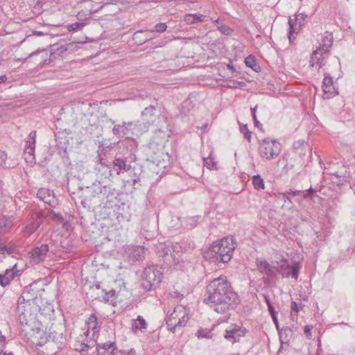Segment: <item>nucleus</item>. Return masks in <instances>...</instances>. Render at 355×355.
Wrapping results in <instances>:
<instances>
[{
	"label": "nucleus",
	"instance_id": "nucleus-20",
	"mask_svg": "<svg viewBox=\"0 0 355 355\" xmlns=\"http://www.w3.org/2000/svg\"><path fill=\"white\" fill-rule=\"evenodd\" d=\"M172 247L170 243H159L155 246L156 252L159 257H167L171 256L173 257L175 255L171 251Z\"/></svg>",
	"mask_w": 355,
	"mask_h": 355
},
{
	"label": "nucleus",
	"instance_id": "nucleus-26",
	"mask_svg": "<svg viewBox=\"0 0 355 355\" xmlns=\"http://www.w3.org/2000/svg\"><path fill=\"white\" fill-rule=\"evenodd\" d=\"M314 192H315V190L312 187H310L309 189L304 191L295 190L294 191H292V196H297V201L300 202L304 199L312 198Z\"/></svg>",
	"mask_w": 355,
	"mask_h": 355
},
{
	"label": "nucleus",
	"instance_id": "nucleus-60",
	"mask_svg": "<svg viewBox=\"0 0 355 355\" xmlns=\"http://www.w3.org/2000/svg\"><path fill=\"white\" fill-rule=\"evenodd\" d=\"M128 351L126 350H120L117 352L116 355H128Z\"/></svg>",
	"mask_w": 355,
	"mask_h": 355
},
{
	"label": "nucleus",
	"instance_id": "nucleus-55",
	"mask_svg": "<svg viewBox=\"0 0 355 355\" xmlns=\"http://www.w3.org/2000/svg\"><path fill=\"white\" fill-rule=\"evenodd\" d=\"M257 108V105H256L254 107H251V113H252V116L253 119H255V117H257V115H256Z\"/></svg>",
	"mask_w": 355,
	"mask_h": 355
},
{
	"label": "nucleus",
	"instance_id": "nucleus-36",
	"mask_svg": "<svg viewBox=\"0 0 355 355\" xmlns=\"http://www.w3.org/2000/svg\"><path fill=\"white\" fill-rule=\"evenodd\" d=\"M35 139H36V131H31L26 141L25 147H32V146H35Z\"/></svg>",
	"mask_w": 355,
	"mask_h": 355
},
{
	"label": "nucleus",
	"instance_id": "nucleus-38",
	"mask_svg": "<svg viewBox=\"0 0 355 355\" xmlns=\"http://www.w3.org/2000/svg\"><path fill=\"white\" fill-rule=\"evenodd\" d=\"M197 336L198 338H210L211 337V332L210 330L207 329H200L197 332Z\"/></svg>",
	"mask_w": 355,
	"mask_h": 355
},
{
	"label": "nucleus",
	"instance_id": "nucleus-40",
	"mask_svg": "<svg viewBox=\"0 0 355 355\" xmlns=\"http://www.w3.org/2000/svg\"><path fill=\"white\" fill-rule=\"evenodd\" d=\"M293 190H290L289 191H286V193H278V198L284 201L285 202H287V200L289 202H291V200L290 199V196L292 195Z\"/></svg>",
	"mask_w": 355,
	"mask_h": 355
},
{
	"label": "nucleus",
	"instance_id": "nucleus-63",
	"mask_svg": "<svg viewBox=\"0 0 355 355\" xmlns=\"http://www.w3.org/2000/svg\"><path fill=\"white\" fill-rule=\"evenodd\" d=\"M53 216H54L55 218H57L58 219H59V220H63L62 216L60 214H53Z\"/></svg>",
	"mask_w": 355,
	"mask_h": 355
},
{
	"label": "nucleus",
	"instance_id": "nucleus-45",
	"mask_svg": "<svg viewBox=\"0 0 355 355\" xmlns=\"http://www.w3.org/2000/svg\"><path fill=\"white\" fill-rule=\"evenodd\" d=\"M167 28V25L165 23H159L155 26V31L157 33H163Z\"/></svg>",
	"mask_w": 355,
	"mask_h": 355
},
{
	"label": "nucleus",
	"instance_id": "nucleus-21",
	"mask_svg": "<svg viewBox=\"0 0 355 355\" xmlns=\"http://www.w3.org/2000/svg\"><path fill=\"white\" fill-rule=\"evenodd\" d=\"M16 266L12 268L7 269L4 274H0V284L2 286H6L10 284V282L15 278V277L19 275L18 272H15L14 270Z\"/></svg>",
	"mask_w": 355,
	"mask_h": 355
},
{
	"label": "nucleus",
	"instance_id": "nucleus-27",
	"mask_svg": "<svg viewBox=\"0 0 355 355\" xmlns=\"http://www.w3.org/2000/svg\"><path fill=\"white\" fill-rule=\"evenodd\" d=\"M147 326L148 324L145 319L142 316L139 315L136 320H133L132 329L134 332H136L138 330L142 331L147 329Z\"/></svg>",
	"mask_w": 355,
	"mask_h": 355
},
{
	"label": "nucleus",
	"instance_id": "nucleus-8",
	"mask_svg": "<svg viewBox=\"0 0 355 355\" xmlns=\"http://www.w3.org/2000/svg\"><path fill=\"white\" fill-rule=\"evenodd\" d=\"M245 334V328L236 324H232L225 330L224 336L227 340L232 343H234L239 342L240 338L243 337Z\"/></svg>",
	"mask_w": 355,
	"mask_h": 355
},
{
	"label": "nucleus",
	"instance_id": "nucleus-62",
	"mask_svg": "<svg viewBox=\"0 0 355 355\" xmlns=\"http://www.w3.org/2000/svg\"><path fill=\"white\" fill-rule=\"evenodd\" d=\"M6 80H7L6 76L3 75V76H0V83L5 82Z\"/></svg>",
	"mask_w": 355,
	"mask_h": 355
},
{
	"label": "nucleus",
	"instance_id": "nucleus-53",
	"mask_svg": "<svg viewBox=\"0 0 355 355\" xmlns=\"http://www.w3.org/2000/svg\"><path fill=\"white\" fill-rule=\"evenodd\" d=\"M219 29L225 35H228L230 33V28L227 26L219 27Z\"/></svg>",
	"mask_w": 355,
	"mask_h": 355
},
{
	"label": "nucleus",
	"instance_id": "nucleus-19",
	"mask_svg": "<svg viewBox=\"0 0 355 355\" xmlns=\"http://www.w3.org/2000/svg\"><path fill=\"white\" fill-rule=\"evenodd\" d=\"M96 345L98 355H114V351L116 349L114 342H107Z\"/></svg>",
	"mask_w": 355,
	"mask_h": 355
},
{
	"label": "nucleus",
	"instance_id": "nucleus-47",
	"mask_svg": "<svg viewBox=\"0 0 355 355\" xmlns=\"http://www.w3.org/2000/svg\"><path fill=\"white\" fill-rule=\"evenodd\" d=\"M103 173L105 178H110L112 175V172L110 168L107 166H103Z\"/></svg>",
	"mask_w": 355,
	"mask_h": 355
},
{
	"label": "nucleus",
	"instance_id": "nucleus-51",
	"mask_svg": "<svg viewBox=\"0 0 355 355\" xmlns=\"http://www.w3.org/2000/svg\"><path fill=\"white\" fill-rule=\"evenodd\" d=\"M5 345H6V337L0 336V355L3 352Z\"/></svg>",
	"mask_w": 355,
	"mask_h": 355
},
{
	"label": "nucleus",
	"instance_id": "nucleus-42",
	"mask_svg": "<svg viewBox=\"0 0 355 355\" xmlns=\"http://www.w3.org/2000/svg\"><path fill=\"white\" fill-rule=\"evenodd\" d=\"M241 132L243 134L244 138L250 141L252 132L248 129L247 125L240 126Z\"/></svg>",
	"mask_w": 355,
	"mask_h": 355
},
{
	"label": "nucleus",
	"instance_id": "nucleus-58",
	"mask_svg": "<svg viewBox=\"0 0 355 355\" xmlns=\"http://www.w3.org/2000/svg\"><path fill=\"white\" fill-rule=\"evenodd\" d=\"M109 3H105L104 4H103L98 9H96L95 10H91V13L92 14H94V13H96L98 12L101 9H102L106 5H108Z\"/></svg>",
	"mask_w": 355,
	"mask_h": 355
},
{
	"label": "nucleus",
	"instance_id": "nucleus-7",
	"mask_svg": "<svg viewBox=\"0 0 355 355\" xmlns=\"http://www.w3.org/2000/svg\"><path fill=\"white\" fill-rule=\"evenodd\" d=\"M281 150V144L275 139H269L268 138L263 139L259 146L261 157L268 160L277 157Z\"/></svg>",
	"mask_w": 355,
	"mask_h": 355
},
{
	"label": "nucleus",
	"instance_id": "nucleus-52",
	"mask_svg": "<svg viewBox=\"0 0 355 355\" xmlns=\"http://www.w3.org/2000/svg\"><path fill=\"white\" fill-rule=\"evenodd\" d=\"M291 313L293 312H295L296 313H298L299 311V309H298V306H297V304L295 302H291Z\"/></svg>",
	"mask_w": 355,
	"mask_h": 355
},
{
	"label": "nucleus",
	"instance_id": "nucleus-9",
	"mask_svg": "<svg viewBox=\"0 0 355 355\" xmlns=\"http://www.w3.org/2000/svg\"><path fill=\"white\" fill-rule=\"evenodd\" d=\"M135 126V124L132 121L115 124L112 128V133L119 139L128 138L132 135Z\"/></svg>",
	"mask_w": 355,
	"mask_h": 355
},
{
	"label": "nucleus",
	"instance_id": "nucleus-49",
	"mask_svg": "<svg viewBox=\"0 0 355 355\" xmlns=\"http://www.w3.org/2000/svg\"><path fill=\"white\" fill-rule=\"evenodd\" d=\"M245 85V83L244 82L233 81L232 85H228V87L238 88V87H242Z\"/></svg>",
	"mask_w": 355,
	"mask_h": 355
},
{
	"label": "nucleus",
	"instance_id": "nucleus-34",
	"mask_svg": "<svg viewBox=\"0 0 355 355\" xmlns=\"http://www.w3.org/2000/svg\"><path fill=\"white\" fill-rule=\"evenodd\" d=\"M214 158L212 156V153H211L208 157H204L203 162L204 165L210 170L216 169V162L214 161Z\"/></svg>",
	"mask_w": 355,
	"mask_h": 355
},
{
	"label": "nucleus",
	"instance_id": "nucleus-39",
	"mask_svg": "<svg viewBox=\"0 0 355 355\" xmlns=\"http://www.w3.org/2000/svg\"><path fill=\"white\" fill-rule=\"evenodd\" d=\"M291 271H290V277L297 279L300 271L299 263L294 264L292 267H291Z\"/></svg>",
	"mask_w": 355,
	"mask_h": 355
},
{
	"label": "nucleus",
	"instance_id": "nucleus-54",
	"mask_svg": "<svg viewBox=\"0 0 355 355\" xmlns=\"http://www.w3.org/2000/svg\"><path fill=\"white\" fill-rule=\"evenodd\" d=\"M253 120H254V125H255L257 128H258L261 129V123H260V122L257 120V117H255V119H253Z\"/></svg>",
	"mask_w": 355,
	"mask_h": 355
},
{
	"label": "nucleus",
	"instance_id": "nucleus-64",
	"mask_svg": "<svg viewBox=\"0 0 355 355\" xmlns=\"http://www.w3.org/2000/svg\"><path fill=\"white\" fill-rule=\"evenodd\" d=\"M311 329L309 328V326H306L305 328H304V333L305 334H308L309 331H310Z\"/></svg>",
	"mask_w": 355,
	"mask_h": 355
},
{
	"label": "nucleus",
	"instance_id": "nucleus-41",
	"mask_svg": "<svg viewBox=\"0 0 355 355\" xmlns=\"http://www.w3.org/2000/svg\"><path fill=\"white\" fill-rule=\"evenodd\" d=\"M116 296L115 292L113 291L106 293L104 297V299L107 302H110L112 304L116 302Z\"/></svg>",
	"mask_w": 355,
	"mask_h": 355
},
{
	"label": "nucleus",
	"instance_id": "nucleus-35",
	"mask_svg": "<svg viewBox=\"0 0 355 355\" xmlns=\"http://www.w3.org/2000/svg\"><path fill=\"white\" fill-rule=\"evenodd\" d=\"M42 221V219L40 218L36 219L35 221L33 222L29 225H28L26 227V232H28V234H31L33 232H34L35 230H37V228L40 227Z\"/></svg>",
	"mask_w": 355,
	"mask_h": 355
},
{
	"label": "nucleus",
	"instance_id": "nucleus-16",
	"mask_svg": "<svg viewBox=\"0 0 355 355\" xmlns=\"http://www.w3.org/2000/svg\"><path fill=\"white\" fill-rule=\"evenodd\" d=\"M141 116L144 120L146 121L148 124H153L156 122V118L165 121L166 118L162 114H155V106L150 105L146 107L141 112Z\"/></svg>",
	"mask_w": 355,
	"mask_h": 355
},
{
	"label": "nucleus",
	"instance_id": "nucleus-10",
	"mask_svg": "<svg viewBox=\"0 0 355 355\" xmlns=\"http://www.w3.org/2000/svg\"><path fill=\"white\" fill-rule=\"evenodd\" d=\"M328 52L318 48L313 52L311 56L310 64L312 67H315L318 71L323 65L325 56L327 55Z\"/></svg>",
	"mask_w": 355,
	"mask_h": 355
},
{
	"label": "nucleus",
	"instance_id": "nucleus-28",
	"mask_svg": "<svg viewBox=\"0 0 355 355\" xmlns=\"http://www.w3.org/2000/svg\"><path fill=\"white\" fill-rule=\"evenodd\" d=\"M277 331L282 344L288 343L290 340L289 338L292 335V329L288 327H285L282 329L279 328Z\"/></svg>",
	"mask_w": 355,
	"mask_h": 355
},
{
	"label": "nucleus",
	"instance_id": "nucleus-46",
	"mask_svg": "<svg viewBox=\"0 0 355 355\" xmlns=\"http://www.w3.org/2000/svg\"><path fill=\"white\" fill-rule=\"evenodd\" d=\"M268 311L272 318V320L275 324L277 329L279 330V322H278L277 318V313L275 311V309H273L272 310H269Z\"/></svg>",
	"mask_w": 355,
	"mask_h": 355
},
{
	"label": "nucleus",
	"instance_id": "nucleus-44",
	"mask_svg": "<svg viewBox=\"0 0 355 355\" xmlns=\"http://www.w3.org/2000/svg\"><path fill=\"white\" fill-rule=\"evenodd\" d=\"M331 175L336 178V180H334V179H332V182L334 183H336L338 185H343L345 184L346 180L344 177L342 178L337 173H331Z\"/></svg>",
	"mask_w": 355,
	"mask_h": 355
},
{
	"label": "nucleus",
	"instance_id": "nucleus-59",
	"mask_svg": "<svg viewBox=\"0 0 355 355\" xmlns=\"http://www.w3.org/2000/svg\"><path fill=\"white\" fill-rule=\"evenodd\" d=\"M6 250V245L0 243V254H3Z\"/></svg>",
	"mask_w": 355,
	"mask_h": 355
},
{
	"label": "nucleus",
	"instance_id": "nucleus-29",
	"mask_svg": "<svg viewBox=\"0 0 355 355\" xmlns=\"http://www.w3.org/2000/svg\"><path fill=\"white\" fill-rule=\"evenodd\" d=\"M333 42V37L331 34H327L323 36L322 39V44L320 45L319 48L322 50H324L329 52V49L331 46Z\"/></svg>",
	"mask_w": 355,
	"mask_h": 355
},
{
	"label": "nucleus",
	"instance_id": "nucleus-2",
	"mask_svg": "<svg viewBox=\"0 0 355 355\" xmlns=\"http://www.w3.org/2000/svg\"><path fill=\"white\" fill-rule=\"evenodd\" d=\"M236 247L232 237L221 239L218 243H214L206 253V257L213 259L214 261L223 263L229 262Z\"/></svg>",
	"mask_w": 355,
	"mask_h": 355
},
{
	"label": "nucleus",
	"instance_id": "nucleus-32",
	"mask_svg": "<svg viewBox=\"0 0 355 355\" xmlns=\"http://www.w3.org/2000/svg\"><path fill=\"white\" fill-rule=\"evenodd\" d=\"M200 216H189L184 219V224L189 228H193L196 226Z\"/></svg>",
	"mask_w": 355,
	"mask_h": 355
},
{
	"label": "nucleus",
	"instance_id": "nucleus-22",
	"mask_svg": "<svg viewBox=\"0 0 355 355\" xmlns=\"http://www.w3.org/2000/svg\"><path fill=\"white\" fill-rule=\"evenodd\" d=\"M290 269L291 266L286 259L281 260L275 266L276 273H280L284 278H288L290 277Z\"/></svg>",
	"mask_w": 355,
	"mask_h": 355
},
{
	"label": "nucleus",
	"instance_id": "nucleus-24",
	"mask_svg": "<svg viewBox=\"0 0 355 355\" xmlns=\"http://www.w3.org/2000/svg\"><path fill=\"white\" fill-rule=\"evenodd\" d=\"M147 249L142 245L135 246L130 253V257L136 261H142L146 254Z\"/></svg>",
	"mask_w": 355,
	"mask_h": 355
},
{
	"label": "nucleus",
	"instance_id": "nucleus-33",
	"mask_svg": "<svg viewBox=\"0 0 355 355\" xmlns=\"http://www.w3.org/2000/svg\"><path fill=\"white\" fill-rule=\"evenodd\" d=\"M252 184L257 190L264 189V182L259 175H256L252 177Z\"/></svg>",
	"mask_w": 355,
	"mask_h": 355
},
{
	"label": "nucleus",
	"instance_id": "nucleus-17",
	"mask_svg": "<svg viewBox=\"0 0 355 355\" xmlns=\"http://www.w3.org/2000/svg\"><path fill=\"white\" fill-rule=\"evenodd\" d=\"M37 196L44 203L48 204L51 207H54L56 204L53 192L48 189H40L37 193Z\"/></svg>",
	"mask_w": 355,
	"mask_h": 355
},
{
	"label": "nucleus",
	"instance_id": "nucleus-15",
	"mask_svg": "<svg viewBox=\"0 0 355 355\" xmlns=\"http://www.w3.org/2000/svg\"><path fill=\"white\" fill-rule=\"evenodd\" d=\"M113 166L119 175L121 172L128 171L131 168V163L124 156H116L113 160Z\"/></svg>",
	"mask_w": 355,
	"mask_h": 355
},
{
	"label": "nucleus",
	"instance_id": "nucleus-1",
	"mask_svg": "<svg viewBox=\"0 0 355 355\" xmlns=\"http://www.w3.org/2000/svg\"><path fill=\"white\" fill-rule=\"evenodd\" d=\"M207 295L204 302L215 312L222 314L224 322L229 320L230 311L234 310L239 303V296L226 277L213 279L207 286Z\"/></svg>",
	"mask_w": 355,
	"mask_h": 355
},
{
	"label": "nucleus",
	"instance_id": "nucleus-50",
	"mask_svg": "<svg viewBox=\"0 0 355 355\" xmlns=\"http://www.w3.org/2000/svg\"><path fill=\"white\" fill-rule=\"evenodd\" d=\"M263 297L264 300H265V302H266V304L268 306V311L273 309L274 307L272 306V304L270 302V300L268 295L263 294Z\"/></svg>",
	"mask_w": 355,
	"mask_h": 355
},
{
	"label": "nucleus",
	"instance_id": "nucleus-6",
	"mask_svg": "<svg viewBox=\"0 0 355 355\" xmlns=\"http://www.w3.org/2000/svg\"><path fill=\"white\" fill-rule=\"evenodd\" d=\"M87 324V331L85 333L86 337H88L90 334V331H92V338L88 340L85 339H83L81 340L80 348H76V350H78L81 352H87L88 349L93 348L96 346V333L99 330V327L98 326L97 318L94 314H92L88 318Z\"/></svg>",
	"mask_w": 355,
	"mask_h": 355
},
{
	"label": "nucleus",
	"instance_id": "nucleus-18",
	"mask_svg": "<svg viewBox=\"0 0 355 355\" xmlns=\"http://www.w3.org/2000/svg\"><path fill=\"white\" fill-rule=\"evenodd\" d=\"M307 16L304 13H300L296 15L295 21L292 19H289V33H288V38L290 41H291V35L293 33H296L297 31L302 26L304 21L305 20Z\"/></svg>",
	"mask_w": 355,
	"mask_h": 355
},
{
	"label": "nucleus",
	"instance_id": "nucleus-31",
	"mask_svg": "<svg viewBox=\"0 0 355 355\" xmlns=\"http://www.w3.org/2000/svg\"><path fill=\"white\" fill-rule=\"evenodd\" d=\"M114 189L109 186H103L99 188V194L101 195L103 198H107V201L111 200L110 198L114 196Z\"/></svg>",
	"mask_w": 355,
	"mask_h": 355
},
{
	"label": "nucleus",
	"instance_id": "nucleus-57",
	"mask_svg": "<svg viewBox=\"0 0 355 355\" xmlns=\"http://www.w3.org/2000/svg\"><path fill=\"white\" fill-rule=\"evenodd\" d=\"M54 50H58V51H60V53H64L65 52L67 49L66 47H64V46H60V47H58L56 49H54Z\"/></svg>",
	"mask_w": 355,
	"mask_h": 355
},
{
	"label": "nucleus",
	"instance_id": "nucleus-5",
	"mask_svg": "<svg viewBox=\"0 0 355 355\" xmlns=\"http://www.w3.org/2000/svg\"><path fill=\"white\" fill-rule=\"evenodd\" d=\"M189 319V311L183 306H176L173 313L166 319L168 329L175 332L177 329L184 327Z\"/></svg>",
	"mask_w": 355,
	"mask_h": 355
},
{
	"label": "nucleus",
	"instance_id": "nucleus-11",
	"mask_svg": "<svg viewBox=\"0 0 355 355\" xmlns=\"http://www.w3.org/2000/svg\"><path fill=\"white\" fill-rule=\"evenodd\" d=\"M256 265L257 270L262 274L267 275L269 278L276 277L275 266H271L264 259H257Z\"/></svg>",
	"mask_w": 355,
	"mask_h": 355
},
{
	"label": "nucleus",
	"instance_id": "nucleus-23",
	"mask_svg": "<svg viewBox=\"0 0 355 355\" xmlns=\"http://www.w3.org/2000/svg\"><path fill=\"white\" fill-rule=\"evenodd\" d=\"M12 220L10 217L0 215V235L8 232L12 227Z\"/></svg>",
	"mask_w": 355,
	"mask_h": 355
},
{
	"label": "nucleus",
	"instance_id": "nucleus-14",
	"mask_svg": "<svg viewBox=\"0 0 355 355\" xmlns=\"http://www.w3.org/2000/svg\"><path fill=\"white\" fill-rule=\"evenodd\" d=\"M155 37V33L154 30L143 31L140 30L135 32L133 35V40L138 45H141L146 42Z\"/></svg>",
	"mask_w": 355,
	"mask_h": 355
},
{
	"label": "nucleus",
	"instance_id": "nucleus-12",
	"mask_svg": "<svg viewBox=\"0 0 355 355\" xmlns=\"http://www.w3.org/2000/svg\"><path fill=\"white\" fill-rule=\"evenodd\" d=\"M49 250V248L47 244H42L40 247L33 248L31 252L33 262L39 263L44 261Z\"/></svg>",
	"mask_w": 355,
	"mask_h": 355
},
{
	"label": "nucleus",
	"instance_id": "nucleus-43",
	"mask_svg": "<svg viewBox=\"0 0 355 355\" xmlns=\"http://www.w3.org/2000/svg\"><path fill=\"white\" fill-rule=\"evenodd\" d=\"M85 26V23H84V22H76V23H73V24H70L68 26V30L69 31H77L78 29L82 28Z\"/></svg>",
	"mask_w": 355,
	"mask_h": 355
},
{
	"label": "nucleus",
	"instance_id": "nucleus-56",
	"mask_svg": "<svg viewBox=\"0 0 355 355\" xmlns=\"http://www.w3.org/2000/svg\"><path fill=\"white\" fill-rule=\"evenodd\" d=\"M33 35H35V36H43V35H44V33L43 32H42V31H33Z\"/></svg>",
	"mask_w": 355,
	"mask_h": 355
},
{
	"label": "nucleus",
	"instance_id": "nucleus-30",
	"mask_svg": "<svg viewBox=\"0 0 355 355\" xmlns=\"http://www.w3.org/2000/svg\"><path fill=\"white\" fill-rule=\"evenodd\" d=\"M35 146H32V147H25L24 148V159L26 162L32 163L35 160Z\"/></svg>",
	"mask_w": 355,
	"mask_h": 355
},
{
	"label": "nucleus",
	"instance_id": "nucleus-4",
	"mask_svg": "<svg viewBox=\"0 0 355 355\" xmlns=\"http://www.w3.org/2000/svg\"><path fill=\"white\" fill-rule=\"evenodd\" d=\"M142 286L147 291L155 290L162 282L163 269L159 265H151L145 268L143 272Z\"/></svg>",
	"mask_w": 355,
	"mask_h": 355
},
{
	"label": "nucleus",
	"instance_id": "nucleus-13",
	"mask_svg": "<svg viewBox=\"0 0 355 355\" xmlns=\"http://www.w3.org/2000/svg\"><path fill=\"white\" fill-rule=\"evenodd\" d=\"M322 89L324 98L329 99L338 94L334 87L333 79L329 75H325L324 77Z\"/></svg>",
	"mask_w": 355,
	"mask_h": 355
},
{
	"label": "nucleus",
	"instance_id": "nucleus-25",
	"mask_svg": "<svg viewBox=\"0 0 355 355\" xmlns=\"http://www.w3.org/2000/svg\"><path fill=\"white\" fill-rule=\"evenodd\" d=\"M207 16L202 14H187L184 17V21L187 24H193L206 21Z\"/></svg>",
	"mask_w": 355,
	"mask_h": 355
},
{
	"label": "nucleus",
	"instance_id": "nucleus-61",
	"mask_svg": "<svg viewBox=\"0 0 355 355\" xmlns=\"http://www.w3.org/2000/svg\"><path fill=\"white\" fill-rule=\"evenodd\" d=\"M128 355H137L136 352L134 349H130L128 350Z\"/></svg>",
	"mask_w": 355,
	"mask_h": 355
},
{
	"label": "nucleus",
	"instance_id": "nucleus-48",
	"mask_svg": "<svg viewBox=\"0 0 355 355\" xmlns=\"http://www.w3.org/2000/svg\"><path fill=\"white\" fill-rule=\"evenodd\" d=\"M7 159V155L4 151L0 150V166H3L5 164Z\"/></svg>",
	"mask_w": 355,
	"mask_h": 355
},
{
	"label": "nucleus",
	"instance_id": "nucleus-3",
	"mask_svg": "<svg viewBox=\"0 0 355 355\" xmlns=\"http://www.w3.org/2000/svg\"><path fill=\"white\" fill-rule=\"evenodd\" d=\"M17 313L19 322L24 327L23 331H39L40 329L36 327L35 318L31 313L29 300H25L24 296H20L18 299Z\"/></svg>",
	"mask_w": 355,
	"mask_h": 355
},
{
	"label": "nucleus",
	"instance_id": "nucleus-37",
	"mask_svg": "<svg viewBox=\"0 0 355 355\" xmlns=\"http://www.w3.org/2000/svg\"><path fill=\"white\" fill-rule=\"evenodd\" d=\"M245 63L246 66L252 68L254 70H256L255 67H257V63L256 60L253 55H250L247 58H245Z\"/></svg>",
	"mask_w": 355,
	"mask_h": 355
}]
</instances>
